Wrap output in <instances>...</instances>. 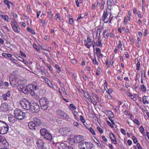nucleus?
Segmentation results:
<instances>
[{
	"label": "nucleus",
	"mask_w": 149,
	"mask_h": 149,
	"mask_svg": "<svg viewBox=\"0 0 149 149\" xmlns=\"http://www.w3.org/2000/svg\"><path fill=\"white\" fill-rule=\"evenodd\" d=\"M79 146L80 149H91L93 144L90 142L83 141L79 143Z\"/></svg>",
	"instance_id": "nucleus-1"
},
{
	"label": "nucleus",
	"mask_w": 149,
	"mask_h": 149,
	"mask_svg": "<svg viewBox=\"0 0 149 149\" xmlns=\"http://www.w3.org/2000/svg\"><path fill=\"white\" fill-rule=\"evenodd\" d=\"M15 116L18 120L23 119L26 116V113L19 109H16L14 111Z\"/></svg>",
	"instance_id": "nucleus-2"
},
{
	"label": "nucleus",
	"mask_w": 149,
	"mask_h": 149,
	"mask_svg": "<svg viewBox=\"0 0 149 149\" xmlns=\"http://www.w3.org/2000/svg\"><path fill=\"white\" fill-rule=\"evenodd\" d=\"M22 107L24 109L30 110L31 103H30L26 99H23L20 102Z\"/></svg>",
	"instance_id": "nucleus-3"
},
{
	"label": "nucleus",
	"mask_w": 149,
	"mask_h": 149,
	"mask_svg": "<svg viewBox=\"0 0 149 149\" xmlns=\"http://www.w3.org/2000/svg\"><path fill=\"white\" fill-rule=\"evenodd\" d=\"M70 141H71V142H73L74 143H79L84 140V137L81 135H76L74 136L72 138H70Z\"/></svg>",
	"instance_id": "nucleus-4"
},
{
	"label": "nucleus",
	"mask_w": 149,
	"mask_h": 149,
	"mask_svg": "<svg viewBox=\"0 0 149 149\" xmlns=\"http://www.w3.org/2000/svg\"><path fill=\"white\" fill-rule=\"evenodd\" d=\"M30 110L33 113L38 112L40 110L39 106L38 104L36 102L31 103Z\"/></svg>",
	"instance_id": "nucleus-5"
},
{
	"label": "nucleus",
	"mask_w": 149,
	"mask_h": 149,
	"mask_svg": "<svg viewBox=\"0 0 149 149\" xmlns=\"http://www.w3.org/2000/svg\"><path fill=\"white\" fill-rule=\"evenodd\" d=\"M39 102L41 109L44 110L47 109V98L45 97H43L40 99Z\"/></svg>",
	"instance_id": "nucleus-6"
},
{
	"label": "nucleus",
	"mask_w": 149,
	"mask_h": 149,
	"mask_svg": "<svg viewBox=\"0 0 149 149\" xmlns=\"http://www.w3.org/2000/svg\"><path fill=\"white\" fill-rule=\"evenodd\" d=\"M20 87V88L21 89V91L24 93L25 94H28L29 93V91L30 90V87H31L33 89V86L32 84L29 85L27 87L23 86H22Z\"/></svg>",
	"instance_id": "nucleus-7"
},
{
	"label": "nucleus",
	"mask_w": 149,
	"mask_h": 149,
	"mask_svg": "<svg viewBox=\"0 0 149 149\" xmlns=\"http://www.w3.org/2000/svg\"><path fill=\"white\" fill-rule=\"evenodd\" d=\"M12 27L13 30L17 33H19L21 31L20 29L18 26L15 20L11 22Z\"/></svg>",
	"instance_id": "nucleus-8"
},
{
	"label": "nucleus",
	"mask_w": 149,
	"mask_h": 149,
	"mask_svg": "<svg viewBox=\"0 0 149 149\" xmlns=\"http://www.w3.org/2000/svg\"><path fill=\"white\" fill-rule=\"evenodd\" d=\"M57 113L58 115L63 117L64 119H67L69 118L68 115L61 110H58L57 111Z\"/></svg>",
	"instance_id": "nucleus-9"
},
{
	"label": "nucleus",
	"mask_w": 149,
	"mask_h": 149,
	"mask_svg": "<svg viewBox=\"0 0 149 149\" xmlns=\"http://www.w3.org/2000/svg\"><path fill=\"white\" fill-rule=\"evenodd\" d=\"M10 84L13 87L15 86L17 84L18 82V79L14 77H11L10 78Z\"/></svg>",
	"instance_id": "nucleus-10"
},
{
	"label": "nucleus",
	"mask_w": 149,
	"mask_h": 149,
	"mask_svg": "<svg viewBox=\"0 0 149 149\" xmlns=\"http://www.w3.org/2000/svg\"><path fill=\"white\" fill-rule=\"evenodd\" d=\"M8 126L6 124V126L5 125L0 129V133L2 134H6L8 130Z\"/></svg>",
	"instance_id": "nucleus-11"
},
{
	"label": "nucleus",
	"mask_w": 149,
	"mask_h": 149,
	"mask_svg": "<svg viewBox=\"0 0 149 149\" xmlns=\"http://www.w3.org/2000/svg\"><path fill=\"white\" fill-rule=\"evenodd\" d=\"M37 146L39 149H44V143L42 140L39 139L37 142Z\"/></svg>",
	"instance_id": "nucleus-12"
},
{
	"label": "nucleus",
	"mask_w": 149,
	"mask_h": 149,
	"mask_svg": "<svg viewBox=\"0 0 149 149\" xmlns=\"http://www.w3.org/2000/svg\"><path fill=\"white\" fill-rule=\"evenodd\" d=\"M109 136L112 141V143L114 144H117V141L114 134L113 133L111 132L110 133Z\"/></svg>",
	"instance_id": "nucleus-13"
},
{
	"label": "nucleus",
	"mask_w": 149,
	"mask_h": 149,
	"mask_svg": "<svg viewBox=\"0 0 149 149\" xmlns=\"http://www.w3.org/2000/svg\"><path fill=\"white\" fill-rule=\"evenodd\" d=\"M33 122L35 124L36 126H39L40 125L41 123L40 119L37 118H34L33 120Z\"/></svg>",
	"instance_id": "nucleus-14"
},
{
	"label": "nucleus",
	"mask_w": 149,
	"mask_h": 149,
	"mask_svg": "<svg viewBox=\"0 0 149 149\" xmlns=\"http://www.w3.org/2000/svg\"><path fill=\"white\" fill-rule=\"evenodd\" d=\"M0 110L3 111H6L8 110L7 106L4 103L1 104L0 107Z\"/></svg>",
	"instance_id": "nucleus-15"
},
{
	"label": "nucleus",
	"mask_w": 149,
	"mask_h": 149,
	"mask_svg": "<svg viewBox=\"0 0 149 149\" xmlns=\"http://www.w3.org/2000/svg\"><path fill=\"white\" fill-rule=\"evenodd\" d=\"M113 2L111 0H107V4L108 9L110 11L113 9L112 6H113Z\"/></svg>",
	"instance_id": "nucleus-16"
},
{
	"label": "nucleus",
	"mask_w": 149,
	"mask_h": 149,
	"mask_svg": "<svg viewBox=\"0 0 149 149\" xmlns=\"http://www.w3.org/2000/svg\"><path fill=\"white\" fill-rule=\"evenodd\" d=\"M9 121L11 123L15 122L17 120V118L16 117L13 116L12 115H10L8 118Z\"/></svg>",
	"instance_id": "nucleus-17"
},
{
	"label": "nucleus",
	"mask_w": 149,
	"mask_h": 149,
	"mask_svg": "<svg viewBox=\"0 0 149 149\" xmlns=\"http://www.w3.org/2000/svg\"><path fill=\"white\" fill-rule=\"evenodd\" d=\"M28 126L30 129L35 130V127H36V126L33 122H30L28 123Z\"/></svg>",
	"instance_id": "nucleus-18"
},
{
	"label": "nucleus",
	"mask_w": 149,
	"mask_h": 149,
	"mask_svg": "<svg viewBox=\"0 0 149 149\" xmlns=\"http://www.w3.org/2000/svg\"><path fill=\"white\" fill-rule=\"evenodd\" d=\"M41 135L44 136V138L46 139V135L47 134V130L45 129H42L40 130Z\"/></svg>",
	"instance_id": "nucleus-19"
},
{
	"label": "nucleus",
	"mask_w": 149,
	"mask_h": 149,
	"mask_svg": "<svg viewBox=\"0 0 149 149\" xmlns=\"http://www.w3.org/2000/svg\"><path fill=\"white\" fill-rule=\"evenodd\" d=\"M47 140H49L53 143L54 142L52 135L48 132H47Z\"/></svg>",
	"instance_id": "nucleus-20"
},
{
	"label": "nucleus",
	"mask_w": 149,
	"mask_h": 149,
	"mask_svg": "<svg viewBox=\"0 0 149 149\" xmlns=\"http://www.w3.org/2000/svg\"><path fill=\"white\" fill-rule=\"evenodd\" d=\"M3 2L7 6V7L8 8L10 9V4H11L12 5H13V3L7 0H4Z\"/></svg>",
	"instance_id": "nucleus-21"
},
{
	"label": "nucleus",
	"mask_w": 149,
	"mask_h": 149,
	"mask_svg": "<svg viewBox=\"0 0 149 149\" xmlns=\"http://www.w3.org/2000/svg\"><path fill=\"white\" fill-rule=\"evenodd\" d=\"M26 142L27 145H31L32 143V139L31 137H27L26 139Z\"/></svg>",
	"instance_id": "nucleus-22"
},
{
	"label": "nucleus",
	"mask_w": 149,
	"mask_h": 149,
	"mask_svg": "<svg viewBox=\"0 0 149 149\" xmlns=\"http://www.w3.org/2000/svg\"><path fill=\"white\" fill-rule=\"evenodd\" d=\"M103 35L105 38H107L109 36V32L107 30L105 29L103 33Z\"/></svg>",
	"instance_id": "nucleus-23"
},
{
	"label": "nucleus",
	"mask_w": 149,
	"mask_h": 149,
	"mask_svg": "<svg viewBox=\"0 0 149 149\" xmlns=\"http://www.w3.org/2000/svg\"><path fill=\"white\" fill-rule=\"evenodd\" d=\"M0 17L2 19H4L7 22H9V21L8 20L9 19L8 17V16L0 15Z\"/></svg>",
	"instance_id": "nucleus-24"
},
{
	"label": "nucleus",
	"mask_w": 149,
	"mask_h": 149,
	"mask_svg": "<svg viewBox=\"0 0 149 149\" xmlns=\"http://www.w3.org/2000/svg\"><path fill=\"white\" fill-rule=\"evenodd\" d=\"M5 138L3 136H0V142L4 144H5L7 142L6 141L5 139H4Z\"/></svg>",
	"instance_id": "nucleus-25"
},
{
	"label": "nucleus",
	"mask_w": 149,
	"mask_h": 149,
	"mask_svg": "<svg viewBox=\"0 0 149 149\" xmlns=\"http://www.w3.org/2000/svg\"><path fill=\"white\" fill-rule=\"evenodd\" d=\"M91 98H90V102L92 103H93L94 105L97 104V102H96L95 101V100L93 97L91 96Z\"/></svg>",
	"instance_id": "nucleus-26"
},
{
	"label": "nucleus",
	"mask_w": 149,
	"mask_h": 149,
	"mask_svg": "<svg viewBox=\"0 0 149 149\" xmlns=\"http://www.w3.org/2000/svg\"><path fill=\"white\" fill-rule=\"evenodd\" d=\"M49 11H48V15L49 17L50 20H52L53 18V14H52V12L51 10H49Z\"/></svg>",
	"instance_id": "nucleus-27"
},
{
	"label": "nucleus",
	"mask_w": 149,
	"mask_h": 149,
	"mask_svg": "<svg viewBox=\"0 0 149 149\" xmlns=\"http://www.w3.org/2000/svg\"><path fill=\"white\" fill-rule=\"evenodd\" d=\"M85 44L86 47L88 48H89L91 46V44H90L87 42V41L85 40H84Z\"/></svg>",
	"instance_id": "nucleus-28"
},
{
	"label": "nucleus",
	"mask_w": 149,
	"mask_h": 149,
	"mask_svg": "<svg viewBox=\"0 0 149 149\" xmlns=\"http://www.w3.org/2000/svg\"><path fill=\"white\" fill-rule=\"evenodd\" d=\"M29 93L32 96H34L35 94V92L31 87H30V90L29 91Z\"/></svg>",
	"instance_id": "nucleus-29"
},
{
	"label": "nucleus",
	"mask_w": 149,
	"mask_h": 149,
	"mask_svg": "<svg viewBox=\"0 0 149 149\" xmlns=\"http://www.w3.org/2000/svg\"><path fill=\"white\" fill-rule=\"evenodd\" d=\"M60 146L62 147V148L63 149H67V146H68L66 144L63 143H61L60 144Z\"/></svg>",
	"instance_id": "nucleus-30"
},
{
	"label": "nucleus",
	"mask_w": 149,
	"mask_h": 149,
	"mask_svg": "<svg viewBox=\"0 0 149 149\" xmlns=\"http://www.w3.org/2000/svg\"><path fill=\"white\" fill-rule=\"evenodd\" d=\"M4 125L6 126V123L4 121L0 120V129Z\"/></svg>",
	"instance_id": "nucleus-31"
},
{
	"label": "nucleus",
	"mask_w": 149,
	"mask_h": 149,
	"mask_svg": "<svg viewBox=\"0 0 149 149\" xmlns=\"http://www.w3.org/2000/svg\"><path fill=\"white\" fill-rule=\"evenodd\" d=\"M143 102L144 104H145L146 103L148 104L149 103L148 101L147 100V97L146 96H145L143 97Z\"/></svg>",
	"instance_id": "nucleus-32"
},
{
	"label": "nucleus",
	"mask_w": 149,
	"mask_h": 149,
	"mask_svg": "<svg viewBox=\"0 0 149 149\" xmlns=\"http://www.w3.org/2000/svg\"><path fill=\"white\" fill-rule=\"evenodd\" d=\"M47 85H48L49 86L51 87L52 88H54V86L52 84V83L51 82V81H50L49 80H47Z\"/></svg>",
	"instance_id": "nucleus-33"
},
{
	"label": "nucleus",
	"mask_w": 149,
	"mask_h": 149,
	"mask_svg": "<svg viewBox=\"0 0 149 149\" xmlns=\"http://www.w3.org/2000/svg\"><path fill=\"white\" fill-rule=\"evenodd\" d=\"M141 90L144 92H145L146 91V87L143 85H141Z\"/></svg>",
	"instance_id": "nucleus-34"
},
{
	"label": "nucleus",
	"mask_w": 149,
	"mask_h": 149,
	"mask_svg": "<svg viewBox=\"0 0 149 149\" xmlns=\"http://www.w3.org/2000/svg\"><path fill=\"white\" fill-rule=\"evenodd\" d=\"M27 30L29 31V32H31L32 33L34 34H35V32L32 29H31L29 27H28L27 28Z\"/></svg>",
	"instance_id": "nucleus-35"
},
{
	"label": "nucleus",
	"mask_w": 149,
	"mask_h": 149,
	"mask_svg": "<svg viewBox=\"0 0 149 149\" xmlns=\"http://www.w3.org/2000/svg\"><path fill=\"white\" fill-rule=\"evenodd\" d=\"M119 44L118 45V48L121 49L122 50H123L122 48V44L121 41L119 40Z\"/></svg>",
	"instance_id": "nucleus-36"
},
{
	"label": "nucleus",
	"mask_w": 149,
	"mask_h": 149,
	"mask_svg": "<svg viewBox=\"0 0 149 149\" xmlns=\"http://www.w3.org/2000/svg\"><path fill=\"white\" fill-rule=\"evenodd\" d=\"M51 50V49L50 48L48 47L47 49V51H48L49 52V55H48V53H47V57L48 58H49V55L51 56V54L50 52V51Z\"/></svg>",
	"instance_id": "nucleus-37"
},
{
	"label": "nucleus",
	"mask_w": 149,
	"mask_h": 149,
	"mask_svg": "<svg viewBox=\"0 0 149 149\" xmlns=\"http://www.w3.org/2000/svg\"><path fill=\"white\" fill-rule=\"evenodd\" d=\"M88 130L94 135H95V133L94 132V130L92 129V127H90L88 129Z\"/></svg>",
	"instance_id": "nucleus-38"
},
{
	"label": "nucleus",
	"mask_w": 149,
	"mask_h": 149,
	"mask_svg": "<svg viewBox=\"0 0 149 149\" xmlns=\"http://www.w3.org/2000/svg\"><path fill=\"white\" fill-rule=\"evenodd\" d=\"M133 122L134 123L137 124L138 125H140V124L139 121L136 119L133 120Z\"/></svg>",
	"instance_id": "nucleus-39"
},
{
	"label": "nucleus",
	"mask_w": 149,
	"mask_h": 149,
	"mask_svg": "<svg viewBox=\"0 0 149 149\" xmlns=\"http://www.w3.org/2000/svg\"><path fill=\"white\" fill-rule=\"evenodd\" d=\"M102 40H101L100 42V41H98L96 42V45L97 47H99L100 46H102V44L101 42Z\"/></svg>",
	"instance_id": "nucleus-40"
},
{
	"label": "nucleus",
	"mask_w": 149,
	"mask_h": 149,
	"mask_svg": "<svg viewBox=\"0 0 149 149\" xmlns=\"http://www.w3.org/2000/svg\"><path fill=\"white\" fill-rule=\"evenodd\" d=\"M132 139L133 140L134 142L135 143H136L138 141L137 138L135 137L134 136H133L132 137Z\"/></svg>",
	"instance_id": "nucleus-41"
},
{
	"label": "nucleus",
	"mask_w": 149,
	"mask_h": 149,
	"mask_svg": "<svg viewBox=\"0 0 149 149\" xmlns=\"http://www.w3.org/2000/svg\"><path fill=\"white\" fill-rule=\"evenodd\" d=\"M97 129L98 130L100 133L101 134H102L103 133L102 129L99 127H97Z\"/></svg>",
	"instance_id": "nucleus-42"
},
{
	"label": "nucleus",
	"mask_w": 149,
	"mask_h": 149,
	"mask_svg": "<svg viewBox=\"0 0 149 149\" xmlns=\"http://www.w3.org/2000/svg\"><path fill=\"white\" fill-rule=\"evenodd\" d=\"M108 16V13L106 11H104L103 13V18H107Z\"/></svg>",
	"instance_id": "nucleus-43"
},
{
	"label": "nucleus",
	"mask_w": 149,
	"mask_h": 149,
	"mask_svg": "<svg viewBox=\"0 0 149 149\" xmlns=\"http://www.w3.org/2000/svg\"><path fill=\"white\" fill-rule=\"evenodd\" d=\"M140 132L142 133L143 134L144 132V129L142 126H141L140 127Z\"/></svg>",
	"instance_id": "nucleus-44"
},
{
	"label": "nucleus",
	"mask_w": 149,
	"mask_h": 149,
	"mask_svg": "<svg viewBox=\"0 0 149 149\" xmlns=\"http://www.w3.org/2000/svg\"><path fill=\"white\" fill-rule=\"evenodd\" d=\"M126 93L129 96L131 97V99H133V98H134V96H133V95L132 94H131L130 93Z\"/></svg>",
	"instance_id": "nucleus-45"
},
{
	"label": "nucleus",
	"mask_w": 149,
	"mask_h": 149,
	"mask_svg": "<svg viewBox=\"0 0 149 149\" xmlns=\"http://www.w3.org/2000/svg\"><path fill=\"white\" fill-rule=\"evenodd\" d=\"M94 96L96 98V100L97 102H100L101 100V99L99 98L98 96L96 95L95 94L94 95Z\"/></svg>",
	"instance_id": "nucleus-46"
},
{
	"label": "nucleus",
	"mask_w": 149,
	"mask_h": 149,
	"mask_svg": "<svg viewBox=\"0 0 149 149\" xmlns=\"http://www.w3.org/2000/svg\"><path fill=\"white\" fill-rule=\"evenodd\" d=\"M140 63L139 62H138L136 65V70H139L140 69Z\"/></svg>",
	"instance_id": "nucleus-47"
},
{
	"label": "nucleus",
	"mask_w": 149,
	"mask_h": 149,
	"mask_svg": "<svg viewBox=\"0 0 149 149\" xmlns=\"http://www.w3.org/2000/svg\"><path fill=\"white\" fill-rule=\"evenodd\" d=\"M70 106L71 109H74V110H76L77 109L75 107V106L72 104H70Z\"/></svg>",
	"instance_id": "nucleus-48"
},
{
	"label": "nucleus",
	"mask_w": 149,
	"mask_h": 149,
	"mask_svg": "<svg viewBox=\"0 0 149 149\" xmlns=\"http://www.w3.org/2000/svg\"><path fill=\"white\" fill-rule=\"evenodd\" d=\"M102 20L105 23H107L109 21L108 19L107 18H103L102 19Z\"/></svg>",
	"instance_id": "nucleus-49"
},
{
	"label": "nucleus",
	"mask_w": 149,
	"mask_h": 149,
	"mask_svg": "<svg viewBox=\"0 0 149 149\" xmlns=\"http://www.w3.org/2000/svg\"><path fill=\"white\" fill-rule=\"evenodd\" d=\"M80 119L83 123L85 122V120L84 119L83 117L82 116H80Z\"/></svg>",
	"instance_id": "nucleus-50"
},
{
	"label": "nucleus",
	"mask_w": 149,
	"mask_h": 149,
	"mask_svg": "<svg viewBox=\"0 0 149 149\" xmlns=\"http://www.w3.org/2000/svg\"><path fill=\"white\" fill-rule=\"evenodd\" d=\"M127 17H128L127 16H125V18H124V24L125 25L127 24Z\"/></svg>",
	"instance_id": "nucleus-51"
},
{
	"label": "nucleus",
	"mask_w": 149,
	"mask_h": 149,
	"mask_svg": "<svg viewBox=\"0 0 149 149\" xmlns=\"http://www.w3.org/2000/svg\"><path fill=\"white\" fill-rule=\"evenodd\" d=\"M10 91H8L5 94L6 95V96H7V97H9L10 95Z\"/></svg>",
	"instance_id": "nucleus-52"
},
{
	"label": "nucleus",
	"mask_w": 149,
	"mask_h": 149,
	"mask_svg": "<svg viewBox=\"0 0 149 149\" xmlns=\"http://www.w3.org/2000/svg\"><path fill=\"white\" fill-rule=\"evenodd\" d=\"M87 41L90 44H91V40L89 37H88L87 38Z\"/></svg>",
	"instance_id": "nucleus-53"
},
{
	"label": "nucleus",
	"mask_w": 149,
	"mask_h": 149,
	"mask_svg": "<svg viewBox=\"0 0 149 149\" xmlns=\"http://www.w3.org/2000/svg\"><path fill=\"white\" fill-rule=\"evenodd\" d=\"M120 131L124 135L126 134V131L124 129L121 128L120 129Z\"/></svg>",
	"instance_id": "nucleus-54"
},
{
	"label": "nucleus",
	"mask_w": 149,
	"mask_h": 149,
	"mask_svg": "<svg viewBox=\"0 0 149 149\" xmlns=\"http://www.w3.org/2000/svg\"><path fill=\"white\" fill-rule=\"evenodd\" d=\"M107 122L108 125L109 126H110L111 128H113L114 127L113 125L111 124V123L109 121H107Z\"/></svg>",
	"instance_id": "nucleus-55"
},
{
	"label": "nucleus",
	"mask_w": 149,
	"mask_h": 149,
	"mask_svg": "<svg viewBox=\"0 0 149 149\" xmlns=\"http://www.w3.org/2000/svg\"><path fill=\"white\" fill-rule=\"evenodd\" d=\"M105 3V2L103 0H102L101 4H102V6H101V9H103L104 8V5Z\"/></svg>",
	"instance_id": "nucleus-56"
},
{
	"label": "nucleus",
	"mask_w": 149,
	"mask_h": 149,
	"mask_svg": "<svg viewBox=\"0 0 149 149\" xmlns=\"http://www.w3.org/2000/svg\"><path fill=\"white\" fill-rule=\"evenodd\" d=\"M130 40L132 44H133L134 42V40L133 38L132 37H131L130 38Z\"/></svg>",
	"instance_id": "nucleus-57"
},
{
	"label": "nucleus",
	"mask_w": 149,
	"mask_h": 149,
	"mask_svg": "<svg viewBox=\"0 0 149 149\" xmlns=\"http://www.w3.org/2000/svg\"><path fill=\"white\" fill-rule=\"evenodd\" d=\"M93 63L94 64H96V65H98V63L97 62V61H96V60L95 58L93 59Z\"/></svg>",
	"instance_id": "nucleus-58"
},
{
	"label": "nucleus",
	"mask_w": 149,
	"mask_h": 149,
	"mask_svg": "<svg viewBox=\"0 0 149 149\" xmlns=\"http://www.w3.org/2000/svg\"><path fill=\"white\" fill-rule=\"evenodd\" d=\"M107 90H108L107 91H108V93L109 95H110V94H111V93H112V90L111 89V88H109V89H108Z\"/></svg>",
	"instance_id": "nucleus-59"
},
{
	"label": "nucleus",
	"mask_w": 149,
	"mask_h": 149,
	"mask_svg": "<svg viewBox=\"0 0 149 149\" xmlns=\"http://www.w3.org/2000/svg\"><path fill=\"white\" fill-rule=\"evenodd\" d=\"M68 130V128L66 127H63L62 129V130L64 132H66Z\"/></svg>",
	"instance_id": "nucleus-60"
},
{
	"label": "nucleus",
	"mask_w": 149,
	"mask_h": 149,
	"mask_svg": "<svg viewBox=\"0 0 149 149\" xmlns=\"http://www.w3.org/2000/svg\"><path fill=\"white\" fill-rule=\"evenodd\" d=\"M2 97L3 98V99L4 100H7V97H7V96H6V95L5 94H3L2 95Z\"/></svg>",
	"instance_id": "nucleus-61"
},
{
	"label": "nucleus",
	"mask_w": 149,
	"mask_h": 149,
	"mask_svg": "<svg viewBox=\"0 0 149 149\" xmlns=\"http://www.w3.org/2000/svg\"><path fill=\"white\" fill-rule=\"evenodd\" d=\"M69 23L70 24H72L73 22V19L71 18H70L69 20Z\"/></svg>",
	"instance_id": "nucleus-62"
},
{
	"label": "nucleus",
	"mask_w": 149,
	"mask_h": 149,
	"mask_svg": "<svg viewBox=\"0 0 149 149\" xmlns=\"http://www.w3.org/2000/svg\"><path fill=\"white\" fill-rule=\"evenodd\" d=\"M136 146H137L139 149H142L141 147L140 146V144L139 143H137Z\"/></svg>",
	"instance_id": "nucleus-63"
},
{
	"label": "nucleus",
	"mask_w": 149,
	"mask_h": 149,
	"mask_svg": "<svg viewBox=\"0 0 149 149\" xmlns=\"http://www.w3.org/2000/svg\"><path fill=\"white\" fill-rule=\"evenodd\" d=\"M71 62L73 64H75L77 63V61L74 59H72L71 60Z\"/></svg>",
	"instance_id": "nucleus-64"
}]
</instances>
